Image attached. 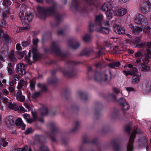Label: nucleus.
I'll use <instances>...</instances> for the list:
<instances>
[{"label": "nucleus", "instance_id": "nucleus-1", "mask_svg": "<svg viewBox=\"0 0 151 151\" xmlns=\"http://www.w3.org/2000/svg\"><path fill=\"white\" fill-rule=\"evenodd\" d=\"M104 16L100 14L96 16L95 19V24L91 22L89 24V31H92L95 28L97 31L103 34H107L110 31V29L109 27H102V23L104 20Z\"/></svg>", "mask_w": 151, "mask_h": 151}, {"label": "nucleus", "instance_id": "nucleus-2", "mask_svg": "<svg viewBox=\"0 0 151 151\" xmlns=\"http://www.w3.org/2000/svg\"><path fill=\"white\" fill-rule=\"evenodd\" d=\"M37 9L39 17L42 18L45 17L46 15H53L55 14V8L51 7H45L37 6Z\"/></svg>", "mask_w": 151, "mask_h": 151}, {"label": "nucleus", "instance_id": "nucleus-3", "mask_svg": "<svg viewBox=\"0 0 151 151\" xmlns=\"http://www.w3.org/2000/svg\"><path fill=\"white\" fill-rule=\"evenodd\" d=\"M145 46L146 47L147 53V55L145 56V58L143 59V61L144 63L146 64L149 62V58L150 57H151V42H148L146 43V45L145 43L142 42L137 45L136 46L138 47H142Z\"/></svg>", "mask_w": 151, "mask_h": 151}, {"label": "nucleus", "instance_id": "nucleus-4", "mask_svg": "<svg viewBox=\"0 0 151 151\" xmlns=\"http://www.w3.org/2000/svg\"><path fill=\"white\" fill-rule=\"evenodd\" d=\"M134 22L136 24L141 25L143 26L147 24V20L146 17L143 15L138 13L134 16Z\"/></svg>", "mask_w": 151, "mask_h": 151}, {"label": "nucleus", "instance_id": "nucleus-5", "mask_svg": "<svg viewBox=\"0 0 151 151\" xmlns=\"http://www.w3.org/2000/svg\"><path fill=\"white\" fill-rule=\"evenodd\" d=\"M137 128L135 129L130 137L129 142L127 146V151H133L134 148L133 145L134 139L137 133Z\"/></svg>", "mask_w": 151, "mask_h": 151}, {"label": "nucleus", "instance_id": "nucleus-6", "mask_svg": "<svg viewBox=\"0 0 151 151\" xmlns=\"http://www.w3.org/2000/svg\"><path fill=\"white\" fill-rule=\"evenodd\" d=\"M111 78V77L110 78L109 80H108L107 78V75L105 73H97L94 76L95 80L99 82L104 81L109 82Z\"/></svg>", "mask_w": 151, "mask_h": 151}, {"label": "nucleus", "instance_id": "nucleus-7", "mask_svg": "<svg viewBox=\"0 0 151 151\" xmlns=\"http://www.w3.org/2000/svg\"><path fill=\"white\" fill-rule=\"evenodd\" d=\"M12 99L7 96L4 98L3 99V102L5 103L7 105H8L9 107L14 111H16L18 107L17 105L14 104H12L11 102Z\"/></svg>", "mask_w": 151, "mask_h": 151}, {"label": "nucleus", "instance_id": "nucleus-8", "mask_svg": "<svg viewBox=\"0 0 151 151\" xmlns=\"http://www.w3.org/2000/svg\"><path fill=\"white\" fill-rule=\"evenodd\" d=\"M140 8L143 13L146 14L151 8V6L146 1L142 2L140 5Z\"/></svg>", "mask_w": 151, "mask_h": 151}, {"label": "nucleus", "instance_id": "nucleus-9", "mask_svg": "<svg viewBox=\"0 0 151 151\" xmlns=\"http://www.w3.org/2000/svg\"><path fill=\"white\" fill-rule=\"evenodd\" d=\"M39 40L37 39H34L33 40V45L35 47L32 49L33 53V59L34 60H36L38 59V53L37 50L36 46Z\"/></svg>", "mask_w": 151, "mask_h": 151}, {"label": "nucleus", "instance_id": "nucleus-10", "mask_svg": "<svg viewBox=\"0 0 151 151\" xmlns=\"http://www.w3.org/2000/svg\"><path fill=\"white\" fill-rule=\"evenodd\" d=\"M16 70L17 73L20 75L25 74L26 73L25 65L22 63L17 64L16 66Z\"/></svg>", "mask_w": 151, "mask_h": 151}, {"label": "nucleus", "instance_id": "nucleus-11", "mask_svg": "<svg viewBox=\"0 0 151 151\" xmlns=\"http://www.w3.org/2000/svg\"><path fill=\"white\" fill-rule=\"evenodd\" d=\"M130 27L132 33L134 35H139L141 32L144 31L143 29L141 27L137 26H134L132 24L130 25Z\"/></svg>", "mask_w": 151, "mask_h": 151}, {"label": "nucleus", "instance_id": "nucleus-12", "mask_svg": "<svg viewBox=\"0 0 151 151\" xmlns=\"http://www.w3.org/2000/svg\"><path fill=\"white\" fill-rule=\"evenodd\" d=\"M113 28L114 32L117 34L122 35L125 32V29L121 25H115Z\"/></svg>", "mask_w": 151, "mask_h": 151}, {"label": "nucleus", "instance_id": "nucleus-13", "mask_svg": "<svg viewBox=\"0 0 151 151\" xmlns=\"http://www.w3.org/2000/svg\"><path fill=\"white\" fill-rule=\"evenodd\" d=\"M51 46L52 50L56 55L60 56H62V52L55 42L52 43Z\"/></svg>", "mask_w": 151, "mask_h": 151}, {"label": "nucleus", "instance_id": "nucleus-14", "mask_svg": "<svg viewBox=\"0 0 151 151\" xmlns=\"http://www.w3.org/2000/svg\"><path fill=\"white\" fill-rule=\"evenodd\" d=\"M113 8V5L111 2H106L102 6L101 9L103 11L106 12L111 10Z\"/></svg>", "mask_w": 151, "mask_h": 151}, {"label": "nucleus", "instance_id": "nucleus-15", "mask_svg": "<svg viewBox=\"0 0 151 151\" xmlns=\"http://www.w3.org/2000/svg\"><path fill=\"white\" fill-rule=\"evenodd\" d=\"M118 102L122 107L123 110H127L129 109V106L126 103V100L124 98H120Z\"/></svg>", "mask_w": 151, "mask_h": 151}, {"label": "nucleus", "instance_id": "nucleus-16", "mask_svg": "<svg viewBox=\"0 0 151 151\" xmlns=\"http://www.w3.org/2000/svg\"><path fill=\"white\" fill-rule=\"evenodd\" d=\"M127 12L126 9L124 8H120L116 9L115 10V12L117 16L121 17L125 15Z\"/></svg>", "mask_w": 151, "mask_h": 151}, {"label": "nucleus", "instance_id": "nucleus-17", "mask_svg": "<svg viewBox=\"0 0 151 151\" xmlns=\"http://www.w3.org/2000/svg\"><path fill=\"white\" fill-rule=\"evenodd\" d=\"M33 18V16L32 13H26L24 18V21L25 23L28 24V23L32 21Z\"/></svg>", "mask_w": 151, "mask_h": 151}, {"label": "nucleus", "instance_id": "nucleus-18", "mask_svg": "<svg viewBox=\"0 0 151 151\" xmlns=\"http://www.w3.org/2000/svg\"><path fill=\"white\" fill-rule=\"evenodd\" d=\"M26 85V82L23 80H21L18 83L17 88L18 89H23Z\"/></svg>", "mask_w": 151, "mask_h": 151}, {"label": "nucleus", "instance_id": "nucleus-19", "mask_svg": "<svg viewBox=\"0 0 151 151\" xmlns=\"http://www.w3.org/2000/svg\"><path fill=\"white\" fill-rule=\"evenodd\" d=\"M17 98L20 101H23L25 99V96L22 94L21 91H19L17 93Z\"/></svg>", "mask_w": 151, "mask_h": 151}, {"label": "nucleus", "instance_id": "nucleus-20", "mask_svg": "<svg viewBox=\"0 0 151 151\" xmlns=\"http://www.w3.org/2000/svg\"><path fill=\"white\" fill-rule=\"evenodd\" d=\"M8 142L5 138H2L0 139V148L1 146L4 147H5L8 145Z\"/></svg>", "mask_w": 151, "mask_h": 151}, {"label": "nucleus", "instance_id": "nucleus-21", "mask_svg": "<svg viewBox=\"0 0 151 151\" xmlns=\"http://www.w3.org/2000/svg\"><path fill=\"white\" fill-rule=\"evenodd\" d=\"M139 69L142 71H147L150 69L149 66L144 64H141L139 66Z\"/></svg>", "mask_w": 151, "mask_h": 151}, {"label": "nucleus", "instance_id": "nucleus-22", "mask_svg": "<svg viewBox=\"0 0 151 151\" xmlns=\"http://www.w3.org/2000/svg\"><path fill=\"white\" fill-rule=\"evenodd\" d=\"M92 38V36L89 34H86L84 35L83 37V40L86 42H88Z\"/></svg>", "mask_w": 151, "mask_h": 151}, {"label": "nucleus", "instance_id": "nucleus-23", "mask_svg": "<svg viewBox=\"0 0 151 151\" xmlns=\"http://www.w3.org/2000/svg\"><path fill=\"white\" fill-rule=\"evenodd\" d=\"M120 63L119 62H116L111 63H110L109 66L113 68H115L120 66Z\"/></svg>", "mask_w": 151, "mask_h": 151}, {"label": "nucleus", "instance_id": "nucleus-24", "mask_svg": "<svg viewBox=\"0 0 151 151\" xmlns=\"http://www.w3.org/2000/svg\"><path fill=\"white\" fill-rule=\"evenodd\" d=\"M139 76L137 75L134 76L132 78V82L133 84L137 83L139 81Z\"/></svg>", "mask_w": 151, "mask_h": 151}, {"label": "nucleus", "instance_id": "nucleus-25", "mask_svg": "<svg viewBox=\"0 0 151 151\" xmlns=\"http://www.w3.org/2000/svg\"><path fill=\"white\" fill-rule=\"evenodd\" d=\"M41 114L42 116H44L48 113V111L46 107H43L40 109Z\"/></svg>", "mask_w": 151, "mask_h": 151}, {"label": "nucleus", "instance_id": "nucleus-26", "mask_svg": "<svg viewBox=\"0 0 151 151\" xmlns=\"http://www.w3.org/2000/svg\"><path fill=\"white\" fill-rule=\"evenodd\" d=\"M24 118L25 119L27 122L29 123H31L32 122V119H30V115L29 114H24L23 115Z\"/></svg>", "mask_w": 151, "mask_h": 151}, {"label": "nucleus", "instance_id": "nucleus-27", "mask_svg": "<svg viewBox=\"0 0 151 151\" xmlns=\"http://www.w3.org/2000/svg\"><path fill=\"white\" fill-rule=\"evenodd\" d=\"M113 12L112 11L110 10L106 12V16L107 18L108 19H111L112 17Z\"/></svg>", "mask_w": 151, "mask_h": 151}, {"label": "nucleus", "instance_id": "nucleus-28", "mask_svg": "<svg viewBox=\"0 0 151 151\" xmlns=\"http://www.w3.org/2000/svg\"><path fill=\"white\" fill-rule=\"evenodd\" d=\"M35 83V80H32L30 81L29 86L31 90H33L34 89Z\"/></svg>", "mask_w": 151, "mask_h": 151}, {"label": "nucleus", "instance_id": "nucleus-29", "mask_svg": "<svg viewBox=\"0 0 151 151\" xmlns=\"http://www.w3.org/2000/svg\"><path fill=\"white\" fill-rule=\"evenodd\" d=\"M9 58L11 61L13 62H14L17 60L16 58L14 55V51H12L11 52L9 55Z\"/></svg>", "mask_w": 151, "mask_h": 151}, {"label": "nucleus", "instance_id": "nucleus-30", "mask_svg": "<svg viewBox=\"0 0 151 151\" xmlns=\"http://www.w3.org/2000/svg\"><path fill=\"white\" fill-rule=\"evenodd\" d=\"M18 29L16 31L17 32H22L23 30H27L29 29V25H27L25 27H18Z\"/></svg>", "mask_w": 151, "mask_h": 151}, {"label": "nucleus", "instance_id": "nucleus-31", "mask_svg": "<svg viewBox=\"0 0 151 151\" xmlns=\"http://www.w3.org/2000/svg\"><path fill=\"white\" fill-rule=\"evenodd\" d=\"M30 51H29V52L28 53V56H26L25 58V60L26 62L27 63H28L29 64H31L32 62L30 60Z\"/></svg>", "mask_w": 151, "mask_h": 151}, {"label": "nucleus", "instance_id": "nucleus-32", "mask_svg": "<svg viewBox=\"0 0 151 151\" xmlns=\"http://www.w3.org/2000/svg\"><path fill=\"white\" fill-rule=\"evenodd\" d=\"M127 36L129 38V39L126 40V42L127 43H130L133 42V38L132 36L130 34H127Z\"/></svg>", "mask_w": 151, "mask_h": 151}, {"label": "nucleus", "instance_id": "nucleus-33", "mask_svg": "<svg viewBox=\"0 0 151 151\" xmlns=\"http://www.w3.org/2000/svg\"><path fill=\"white\" fill-rule=\"evenodd\" d=\"M7 54V52L6 51L4 53H1L0 54V60L1 61H4L5 57Z\"/></svg>", "mask_w": 151, "mask_h": 151}, {"label": "nucleus", "instance_id": "nucleus-34", "mask_svg": "<svg viewBox=\"0 0 151 151\" xmlns=\"http://www.w3.org/2000/svg\"><path fill=\"white\" fill-rule=\"evenodd\" d=\"M37 86L43 91H45L47 90L46 86L44 84L39 83L37 84Z\"/></svg>", "mask_w": 151, "mask_h": 151}, {"label": "nucleus", "instance_id": "nucleus-35", "mask_svg": "<svg viewBox=\"0 0 151 151\" xmlns=\"http://www.w3.org/2000/svg\"><path fill=\"white\" fill-rule=\"evenodd\" d=\"M9 10L7 7H6L4 9L3 12V17L4 18L6 17L9 13Z\"/></svg>", "mask_w": 151, "mask_h": 151}, {"label": "nucleus", "instance_id": "nucleus-36", "mask_svg": "<svg viewBox=\"0 0 151 151\" xmlns=\"http://www.w3.org/2000/svg\"><path fill=\"white\" fill-rule=\"evenodd\" d=\"M4 42L6 43H8L10 42V40L9 36L7 35H4Z\"/></svg>", "mask_w": 151, "mask_h": 151}, {"label": "nucleus", "instance_id": "nucleus-37", "mask_svg": "<svg viewBox=\"0 0 151 151\" xmlns=\"http://www.w3.org/2000/svg\"><path fill=\"white\" fill-rule=\"evenodd\" d=\"M27 146L25 145L22 148H19L15 149L14 151H25L27 150Z\"/></svg>", "mask_w": 151, "mask_h": 151}, {"label": "nucleus", "instance_id": "nucleus-38", "mask_svg": "<svg viewBox=\"0 0 151 151\" xmlns=\"http://www.w3.org/2000/svg\"><path fill=\"white\" fill-rule=\"evenodd\" d=\"M46 1L47 3H52L54 5L53 7H51L52 8L53 7L54 8H55V10H56L55 6H56V4L55 2L53 0H46Z\"/></svg>", "mask_w": 151, "mask_h": 151}, {"label": "nucleus", "instance_id": "nucleus-39", "mask_svg": "<svg viewBox=\"0 0 151 151\" xmlns=\"http://www.w3.org/2000/svg\"><path fill=\"white\" fill-rule=\"evenodd\" d=\"M23 123L22 120L21 118L17 119L16 121V124L18 126L21 125Z\"/></svg>", "mask_w": 151, "mask_h": 151}, {"label": "nucleus", "instance_id": "nucleus-40", "mask_svg": "<svg viewBox=\"0 0 151 151\" xmlns=\"http://www.w3.org/2000/svg\"><path fill=\"white\" fill-rule=\"evenodd\" d=\"M40 151H49L47 147L45 146H43L39 150Z\"/></svg>", "mask_w": 151, "mask_h": 151}, {"label": "nucleus", "instance_id": "nucleus-41", "mask_svg": "<svg viewBox=\"0 0 151 151\" xmlns=\"http://www.w3.org/2000/svg\"><path fill=\"white\" fill-rule=\"evenodd\" d=\"M80 46V44L78 42L73 45H70V46L74 49H76L78 48Z\"/></svg>", "mask_w": 151, "mask_h": 151}, {"label": "nucleus", "instance_id": "nucleus-42", "mask_svg": "<svg viewBox=\"0 0 151 151\" xmlns=\"http://www.w3.org/2000/svg\"><path fill=\"white\" fill-rule=\"evenodd\" d=\"M30 41L29 40H27V41L22 42V45L23 47H25L29 44Z\"/></svg>", "mask_w": 151, "mask_h": 151}, {"label": "nucleus", "instance_id": "nucleus-43", "mask_svg": "<svg viewBox=\"0 0 151 151\" xmlns=\"http://www.w3.org/2000/svg\"><path fill=\"white\" fill-rule=\"evenodd\" d=\"M1 91L2 92L3 94L4 95H8L9 94V92L6 89V88H4L2 89H0Z\"/></svg>", "mask_w": 151, "mask_h": 151}, {"label": "nucleus", "instance_id": "nucleus-44", "mask_svg": "<svg viewBox=\"0 0 151 151\" xmlns=\"http://www.w3.org/2000/svg\"><path fill=\"white\" fill-rule=\"evenodd\" d=\"M142 27H143L146 30H149L151 28L150 26L149 25H148V22H147V24H145L143 26H142Z\"/></svg>", "mask_w": 151, "mask_h": 151}, {"label": "nucleus", "instance_id": "nucleus-45", "mask_svg": "<svg viewBox=\"0 0 151 151\" xmlns=\"http://www.w3.org/2000/svg\"><path fill=\"white\" fill-rule=\"evenodd\" d=\"M40 94V93L38 92H35L32 95V97L33 98H35L37 97Z\"/></svg>", "mask_w": 151, "mask_h": 151}, {"label": "nucleus", "instance_id": "nucleus-46", "mask_svg": "<svg viewBox=\"0 0 151 151\" xmlns=\"http://www.w3.org/2000/svg\"><path fill=\"white\" fill-rule=\"evenodd\" d=\"M3 3L6 6L10 5L12 4V2L9 0H4Z\"/></svg>", "mask_w": 151, "mask_h": 151}, {"label": "nucleus", "instance_id": "nucleus-47", "mask_svg": "<svg viewBox=\"0 0 151 151\" xmlns=\"http://www.w3.org/2000/svg\"><path fill=\"white\" fill-rule=\"evenodd\" d=\"M123 73L126 76H127L129 75H132V73L130 71L123 70Z\"/></svg>", "mask_w": 151, "mask_h": 151}, {"label": "nucleus", "instance_id": "nucleus-48", "mask_svg": "<svg viewBox=\"0 0 151 151\" xmlns=\"http://www.w3.org/2000/svg\"><path fill=\"white\" fill-rule=\"evenodd\" d=\"M25 54V52L24 51H22L18 53L19 55V56L20 57L19 58H22L24 55Z\"/></svg>", "mask_w": 151, "mask_h": 151}, {"label": "nucleus", "instance_id": "nucleus-49", "mask_svg": "<svg viewBox=\"0 0 151 151\" xmlns=\"http://www.w3.org/2000/svg\"><path fill=\"white\" fill-rule=\"evenodd\" d=\"M32 132V128H29L24 133L25 134H27L31 133Z\"/></svg>", "mask_w": 151, "mask_h": 151}, {"label": "nucleus", "instance_id": "nucleus-50", "mask_svg": "<svg viewBox=\"0 0 151 151\" xmlns=\"http://www.w3.org/2000/svg\"><path fill=\"white\" fill-rule=\"evenodd\" d=\"M134 55L135 58H138L141 56V53L140 52H138L135 53Z\"/></svg>", "mask_w": 151, "mask_h": 151}, {"label": "nucleus", "instance_id": "nucleus-51", "mask_svg": "<svg viewBox=\"0 0 151 151\" xmlns=\"http://www.w3.org/2000/svg\"><path fill=\"white\" fill-rule=\"evenodd\" d=\"M141 40L139 37H136L134 40V42L135 43H137L139 42Z\"/></svg>", "mask_w": 151, "mask_h": 151}, {"label": "nucleus", "instance_id": "nucleus-52", "mask_svg": "<svg viewBox=\"0 0 151 151\" xmlns=\"http://www.w3.org/2000/svg\"><path fill=\"white\" fill-rule=\"evenodd\" d=\"M113 89L114 92L116 94H118L120 92V90L114 87Z\"/></svg>", "mask_w": 151, "mask_h": 151}, {"label": "nucleus", "instance_id": "nucleus-53", "mask_svg": "<svg viewBox=\"0 0 151 151\" xmlns=\"http://www.w3.org/2000/svg\"><path fill=\"white\" fill-rule=\"evenodd\" d=\"M126 90L129 92L134 91V89L131 87H127L126 88Z\"/></svg>", "mask_w": 151, "mask_h": 151}, {"label": "nucleus", "instance_id": "nucleus-54", "mask_svg": "<svg viewBox=\"0 0 151 151\" xmlns=\"http://www.w3.org/2000/svg\"><path fill=\"white\" fill-rule=\"evenodd\" d=\"M16 48L17 50H22V47L19 44H17L16 45Z\"/></svg>", "mask_w": 151, "mask_h": 151}, {"label": "nucleus", "instance_id": "nucleus-55", "mask_svg": "<svg viewBox=\"0 0 151 151\" xmlns=\"http://www.w3.org/2000/svg\"><path fill=\"white\" fill-rule=\"evenodd\" d=\"M104 25L105 26L109 27L110 26V24L109 22L108 21H106L104 22Z\"/></svg>", "mask_w": 151, "mask_h": 151}, {"label": "nucleus", "instance_id": "nucleus-56", "mask_svg": "<svg viewBox=\"0 0 151 151\" xmlns=\"http://www.w3.org/2000/svg\"><path fill=\"white\" fill-rule=\"evenodd\" d=\"M13 68H8V72L10 75H12L13 73V70H12Z\"/></svg>", "mask_w": 151, "mask_h": 151}, {"label": "nucleus", "instance_id": "nucleus-57", "mask_svg": "<svg viewBox=\"0 0 151 151\" xmlns=\"http://www.w3.org/2000/svg\"><path fill=\"white\" fill-rule=\"evenodd\" d=\"M24 106L28 110V111H29L31 109V108L27 103H24Z\"/></svg>", "mask_w": 151, "mask_h": 151}, {"label": "nucleus", "instance_id": "nucleus-58", "mask_svg": "<svg viewBox=\"0 0 151 151\" xmlns=\"http://www.w3.org/2000/svg\"><path fill=\"white\" fill-rule=\"evenodd\" d=\"M6 88V85L0 83V90Z\"/></svg>", "mask_w": 151, "mask_h": 151}, {"label": "nucleus", "instance_id": "nucleus-59", "mask_svg": "<svg viewBox=\"0 0 151 151\" xmlns=\"http://www.w3.org/2000/svg\"><path fill=\"white\" fill-rule=\"evenodd\" d=\"M129 1V0H118V1L120 4H123L127 3Z\"/></svg>", "mask_w": 151, "mask_h": 151}, {"label": "nucleus", "instance_id": "nucleus-60", "mask_svg": "<svg viewBox=\"0 0 151 151\" xmlns=\"http://www.w3.org/2000/svg\"><path fill=\"white\" fill-rule=\"evenodd\" d=\"M9 89L10 93H12L14 91V88L13 87L10 86L9 87Z\"/></svg>", "mask_w": 151, "mask_h": 151}, {"label": "nucleus", "instance_id": "nucleus-61", "mask_svg": "<svg viewBox=\"0 0 151 151\" xmlns=\"http://www.w3.org/2000/svg\"><path fill=\"white\" fill-rule=\"evenodd\" d=\"M14 78L15 81H17L19 79V77L18 75H14Z\"/></svg>", "mask_w": 151, "mask_h": 151}, {"label": "nucleus", "instance_id": "nucleus-62", "mask_svg": "<svg viewBox=\"0 0 151 151\" xmlns=\"http://www.w3.org/2000/svg\"><path fill=\"white\" fill-rule=\"evenodd\" d=\"M6 125L8 127H9V123L10 124H11V122H12V123H13V122H12V121L11 119V121H9L8 120L6 121Z\"/></svg>", "mask_w": 151, "mask_h": 151}, {"label": "nucleus", "instance_id": "nucleus-63", "mask_svg": "<svg viewBox=\"0 0 151 151\" xmlns=\"http://www.w3.org/2000/svg\"><path fill=\"white\" fill-rule=\"evenodd\" d=\"M24 15V13L23 11H21L19 13V16L20 18L23 17Z\"/></svg>", "mask_w": 151, "mask_h": 151}, {"label": "nucleus", "instance_id": "nucleus-64", "mask_svg": "<svg viewBox=\"0 0 151 151\" xmlns=\"http://www.w3.org/2000/svg\"><path fill=\"white\" fill-rule=\"evenodd\" d=\"M21 126V129L22 130H24L26 127V124H23V123L20 125Z\"/></svg>", "mask_w": 151, "mask_h": 151}]
</instances>
